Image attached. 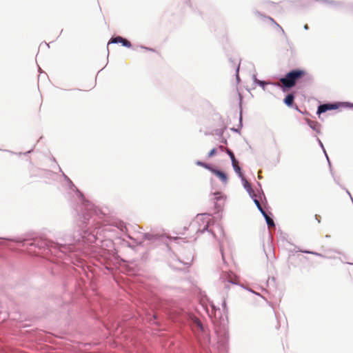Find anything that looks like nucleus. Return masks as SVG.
<instances>
[{"instance_id":"1","label":"nucleus","mask_w":353,"mask_h":353,"mask_svg":"<svg viewBox=\"0 0 353 353\" xmlns=\"http://www.w3.org/2000/svg\"><path fill=\"white\" fill-rule=\"evenodd\" d=\"M110 231V227L97 223L94 228L86 230H78L72 235L65 234L59 237L57 242L49 241L42 238H34L32 240L23 239L17 241L22 243L23 246H27L30 252L36 255L48 254L64 259L68 253L74 252L80 249L79 245L82 243L92 246L99 245L102 243V236H105V233Z\"/></svg>"},{"instance_id":"2","label":"nucleus","mask_w":353,"mask_h":353,"mask_svg":"<svg viewBox=\"0 0 353 353\" xmlns=\"http://www.w3.org/2000/svg\"><path fill=\"white\" fill-rule=\"evenodd\" d=\"M212 218L210 214H202L197 215L196 219L191 223L190 228L196 230V234H203L206 232L210 236L216 238V233L219 232L223 235V229L219 225L211 223Z\"/></svg>"},{"instance_id":"3","label":"nucleus","mask_w":353,"mask_h":353,"mask_svg":"<svg viewBox=\"0 0 353 353\" xmlns=\"http://www.w3.org/2000/svg\"><path fill=\"white\" fill-rule=\"evenodd\" d=\"M68 183L70 188L75 192L77 197L81 201V205L76 209V211L83 219L84 223L85 221H89V219L92 218L93 215H98L99 213L101 212L99 209L95 207L92 203H91L85 198L83 194L78 190V188L74 185V184L70 179H68Z\"/></svg>"},{"instance_id":"4","label":"nucleus","mask_w":353,"mask_h":353,"mask_svg":"<svg viewBox=\"0 0 353 353\" xmlns=\"http://www.w3.org/2000/svg\"><path fill=\"white\" fill-rule=\"evenodd\" d=\"M68 183L70 188L75 192L77 197L81 201V205L76 209V211L83 219L84 223L85 221H89V219L92 218L93 215H98L99 213L101 212L99 209L95 207L92 203H91L85 198L83 194L78 190V188L74 185V184L70 179H68Z\"/></svg>"},{"instance_id":"5","label":"nucleus","mask_w":353,"mask_h":353,"mask_svg":"<svg viewBox=\"0 0 353 353\" xmlns=\"http://www.w3.org/2000/svg\"><path fill=\"white\" fill-rule=\"evenodd\" d=\"M305 70L302 69H293L288 72L284 77L280 79L281 85L278 83H272L274 85L281 87L283 91L285 92L293 88L297 81L305 74Z\"/></svg>"},{"instance_id":"6","label":"nucleus","mask_w":353,"mask_h":353,"mask_svg":"<svg viewBox=\"0 0 353 353\" xmlns=\"http://www.w3.org/2000/svg\"><path fill=\"white\" fill-rule=\"evenodd\" d=\"M210 353H228V332L225 330L221 336L218 335L216 347H212Z\"/></svg>"},{"instance_id":"7","label":"nucleus","mask_w":353,"mask_h":353,"mask_svg":"<svg viewBox=\"0 0 353 353\" xmlns=\"http://www.w3.org/2000/svg\"><path fill=\"white\" fill-rule=\"evenodd\" d=\"M219 283L223 285L224 288L228 289L230 285H237L236 276L230 270H222L219 277Z\"/></svg>"},{"instance_id":"8","label":"nucleus","mask_w":353,"mask_h":353,"mask_svg":"<svg viewBox=\"0 0 353 353\" xmlns=\"http://www.w3.org/2000/svg\"><path fill=\"white\" fill-rule=\"evenodd\" d=\"M346 103H351L350 102H336V103H326L321 104L318 106L316 114L320 115L322 113H325L328 110H334L338 109L339 107H348Z\"/></svg>"},{"instance_id":"9","label":"nucleus","mask_w":353,"mask_h":353,"mask_svg":"<svg viewBox=\"0 0 353 353\" xmlns=\"http://www.w3.org/2000/svg\"><path fill=\"white\" fill-rule=\"evenodd\" d=\"M111 43H121V45L126 48H130L132 46L131 43L120 36L112 37L108 43V46Z\"/></svg>"},{"instance_id":"10","label":"nucleus","mask_w":353,"mask_h":353,"mask_svg":"<svg viewBox=\"0 0 353 353\" xmlns=\"http://www.w3.org/2000/svg\"><path fill=\"white\" fill-rule=\"evenodd\" d=\"M259 211L261 213V214L264 217L268 228H274L275 227L274 221L273 219L270 216L272 215V213L270 212V214H268L265 212V210L263 209V207L261 208H260L259 210Z\"/></svg>"},{"instance_id":"11","label":"nucleus","mask_w":353,"mask_h":353,"mask_svg":"<svg viewBox=\"0 0 353 353\" xmlns=\"http://www.w3.org/2000/svg\"><path fill=\"white\" fill-rule=\"evenodd\" d=\"M239 109H240V112H239V128H231V130L234 132H237V133H239L240 132V130L243 127V123H242V121H243V119H242V97L241 95L239 94Z\"/></svg>"},{"instance_id":"12","label":"nucleus","mask_w":353,"mask_h":353,"mask_svg":"<svg viewBox=\"0 0 353 353\" xmlns=\"http://www.w3.org/2000/svg\"><path fill=\"white\" fill-rule=\"evenodd\" d=\"M306 123L312 130L318 134L321 133V124L319 122L307 119Z\"/></svg>"},{"instance_id":"13","label":"nucleus","mask_w":353,"mask_h":353,"mask_svg":"<svg viewBox=\"0 0 353 353\" xmlns=\"http://www.w3.org/2000/svg\"><path fill=\"white\" fill-rule=\"evenodd\" d=\"M163 238V236L159 234H154L150 233H144L143 239L148 240L152 242H155L157 241H160Z\"/></svg>"},{"instance_id":"14","label":"nucleus","mask_w":353,"mask_h":353,"mask_svg":"<svg viewBox=\"0 0 353 353\" xmlns=\"http://www.w3.org/2000/svg\"><path fill=\"white\" fill-rule=\"evenodd\" d=\"M294 94L293 93L288 94L283 99V103L288 107H292L294 103Z\"/></svg>"},{"instance_id":"15","label":"nucleus","mask_w":353,"mask_h":353,"mask_svg":"<svg viewBox=\"0 0 353 353\" xmlns=\"http://www.w3.org/2000/svg\"><path fill=\"white\" fill-rule=\"evenodd\" d=\"M230 61L232 63V66L235 68L236 70V79L237 82L240 81L239 75V67H240V61L239 60H232V59H230Z\"/></svg>"},{"instance_id":"16","label":"nucleus","mask_w":353,"mask_h":353,"mask_svg":"<svg viewBox=\"0 0 353 353\" xmlns=\"http://www.w3.org/2000/svg\"><path fill=\"white\" fill-rule=\"evenodd\" d=\"M214 174L219 177L220 179V180L224 183H228V176L226 174V173H225L224 172L217 169V170H214Z\"/></svg>"},{"instance_id":"17","label":"nucleus","mask_w":353,"mask_h":353,"mask_svg":"<svg viewBox=\"0 0 353 353\" xmlns=\"http://www.w3.org/2000/svg\"><path fill=\"white\" fill-rule=\"evenodd\" d=\"M252 79H253L254 83L255 84L259 85L260 87H261L263 90L265 89V85L270 83V82H266L265 81L259 80L256 78V75H253Z\"/></svg>"},{"instance_id":"18","label":"nucleus","mask_w":353,"mask_h":353,"mask_svg":"<svg viewBox=\"0 0 353 353\" xmlns=\"http://www.w3.org/2000/svg\"><path fill=\"white\" fill-rule=\"evenodd\" d=\"M223 198H225V196L221 192H216L213 193L211 200L214 203V201H221Z\"/></svg>"},{"instance_id":"19","label":"nucleus","mask_w":353,"mask_h":353,"mask_svg":"<svg viewBox=\"0 0 353 353\" xmlns=\"http://www.w3.org/2000/svg\"><path fill=\"white\" fill-rule=\"evenodd\" d=\"M232 168H233L234 172H236V174L239 176V178H240L241 180L243 179V178H245L244 176H243V174L242 172L241 168L239 165V164L234 165V166Z\"/></svg>"},{"instance_id":"20","label":"nucleus","mask_w":353,"mask_h":353,"mask_svg":"<svg viewBox=\"0 0 353 353\" xmlns=\"http://www.w3.org/2000/svg\"><path fill=\"white\" fill-rule=\"evenodd\" d=\"M225 201V197L222 199L221 201H214V207L218 211L221 210L223 208V207L224 205Z\"/></svg>"},{"instance_id":"21","label":"nucleus","mask_w":353,"mask_h":353,"mask_svg":"<svg viewBox=\"0 0 353 353\" xmlns=\"http://www.w3.org/2000/svg\"><path fill=\"white\" fill-rule=\"evenodd\" d=\"M190 319H192V322L201 330H203V327L201 322V321L196 318V316H190Z\"/></svg>"},{"instance_id":"22","label":"nucleus","mask_w":353,"mask_h":353,"mask_svg":"<svg viewBox=\"0 0 353 353\" xmlns=\"http://www.w3.org/2000/svg\"><path fill=\"white\" fill-rule=\"evenodd\" d=\"M242 183H243V185L244 187V188L245 189V190L247 191V192L250 190L251 191V189L252 188V186L250 185V183L247 181V179L245 178H243V179L241 180Z\"/></svg>"},{"instance_id":"23","label":"nucleus","mask_w":353,"mask_h":353,"mask_svg":"<svg viewBox=\"0 0 353 353\" xmlns=\"http://www.w3.org/2000/svg\"><path fill=\"white\" fill-rule=\"evenodd\" d=\"M316 141H317L318 143L319 144L320 147L322 148V150H323V152H324V154H325V157H326V159H327V162H328V163H329V165L330 166V165H331V163H330V161L329 157H328V156H327V153H326V151H325V148H324V146H323V143L321 142V140L319 139V138H318V137H316Z\"/></svg>"},{"instance_id":"24","label":"nucleus","mask_w":353,"mask_h":353,"mask_svg":"<svg viewBox=\"0 0 353 353\" xmlns=\"http://www.w3.org/2000/svg\"><path fill=\"white\" fill-rule=\"evenodd\" d=\"M299 251L301 252H303V253L310 254H313V255H315V256H320V257H322V258H325V257L322 254L316 252L309 251V250H299Z\"/></svg>"},{"instance_id":"25","label":"nucleus","mask_w":353,"mask_h":353,"mask_svg":"<svg viewBox=\"0 0 353 353\" xmlns=\"http://www.w3.org/2000/svg\"><path fill=\"white\" fill-rule=\"evenodd\" d=\"M253 202L256 205L258 210L262 208V205L259 201V200L257 199V196L252 199Z\"/></svg>"},{"instance_id":"26","label":"nucleus","mask_w":353,"mask_h":353,"mask_svg":"<svg viewBox=\"0 0 353 353\" xmlns=\"http://www.w3.org/2000/svg\"><path fill=\"white\" fill-rule=\"evenodd\" d=\"M219 249H220V252H221V256H222L223 261V263L225 264V260L224 254H223V245H222V243L220 241H219Z\"/></svg>"},{"instance_id":"27","label":"nucleus","mask_w":353,"mask_h":353,"mask_svg":"<svg viewBox=\"0 0 353 353\" xmlns=\"http://www.w3.org/2000/svg\"><path fill=\"white\" fill-rule=\"evenodd\" d=\"M196 164L197 165L201 166V167H203V168H206V167H207V166H208V163H206L203 162V161H197L196 162Z\"/></svg>"},{"instance_id":"28","label":"nucleus","mask_w":353,"mask_h":353,"mask_svg":"<svg viewBox=\"0 0 353 353\" xmlns=\"http://www.w3.org/2000/svg\"><path fill=\"white\" fill-rule=\"evenodd\" d=\"M207 170H210L211 172H212L214 174V170H217V168H214L212 165L208 164L206 167Z\"/></svg>"},{"instance_id":"29","label":"nucleus","mask_w":353,"mask_h":353,"mask_svg":"<svg viewBox=\"0 0 353 353\" xmlns=\"http://www.w3.org/2000/svg\"><path fill=\"white\" fill-rule=\"evenodd\" d=\"M268 19L271 21L272 23H274L281 30V31L283 33H284V30H283V28L277 23H276L275 21L272 17H268Z\"/></svg>"},{"instance_id":"30","label":"nucleus","mask_w":353,"mask_h":353,"mask_svg":"<svg viewBox=\"0 0 353 353\" xmlns=\"http://www.w3.org/2000/svg\"><path fill=\"white\" fill-rule=\"evenodd\" d=\"M216 152V149L215 148H212V149L209 152V153H208V157H212V156L215 155Z\"/></svg>"},{"instance_id":"31","label":"nucleus","mask_w":353,"mask_h":353,"mask_svg":"<svg viewBox=\"0 0 353 353\" xmlns=\"http://www.w3.org/2000/svg\"><path fill=\"white\" fill-rule=\"evenodd\" d=\"M230 160H231V162H232V167L234 166V165H237L238 164V162H237L234 155V157L232 156V157H230Z\"/></svg>"},{"instance_id":"32","label":"nucleus","mask_w":353,"mask_h":353,"mask_svg":"<svg viewBox=\"0 0 353 353\" xmlns=\"http://www.w3.org/2000/svg\"><path fill=\"white\" fill-rule=\"evenodd\" d=\"M230 160H231V162H232V167L234 166V165H237L238 164V162H237L234 155V157L232 156V157H230Z\"/></svg>"},{"instance_id":"33","label":"nucleus","mask_w":353,"mask_h":353,"mask_svg":"<svg viewBox=\"0 0 353 353\" xmlns=\"http://www.w3.org/2000/svg\"><path fill=\"white\" fill-rule=\"evenodd\" d=\"M230 160H231V162H232V167L234 166V165H237L238 164V162H237L234 155V157L232 156V157H230Z\"/></svg>"},{"instance_id":"34","label":"nucleus","mask_w":353,"mask_h":353,"mask_svg":"<svg viewBox=\"0 0 353 353\" xmlns=\"http://www.w3.org/2000/svg\"><path fill=\"white\" fill-rule=\"evenodd\" d=\"M248 193L249 196L251 197V199H252L253 198H254V197H256V194L254 193V192L253 189H251V191H250V190H249V191L248 192Z\"/></svg>"},{"instance_id":"35","label":"nucleus","mask_w":353,"mask_h":353,"mask_svg":"<svg viewBox=\"0 0 353 353\" xmlns=\"http://www.w3.org/2000/svg\"><path fill=\"white\" fill-rule=\"evenodd\" d=\"M225 152L230 158L232 157V156L234 157V152L229 148H226Z\"/></svg>"},{"instance_id":"36","label":"nucleus","mask_w":353,"mask_h":353,"mask_svg":"<svg viewBox=\"0 0 353 353\" xmlns=\"http://www.w3.org/2000/svg\"><path fill=\"white\" fill-rule=\"evenodd\" d=\"M192 259H193V257H192V256H191V257L189 259V261H180V262H181V263H183L184 265H190V263H191V262H192Z\"/></svg>"},{"instance_id":"37","label":"nucleus","mask_w":353,"mask_h":353,"mask_svg":"<svg viewBox=\"0 0 353 353\" xmlns=\"http://www.w3.org/2000/svg\"><path fill=\"white\" fill-rule=\"evenodd\" d=\"M223 129H221V130H219L216 131V134L219 135L220 137H223Z\"/></svg>"},{"instance_id":"38","label":"nucleus","mask_w":353,"mask_h":353,"mask_svg":"<svg viewBox=\"0 0 353 353\" xmlns=\"http://www.w3.org/2000/svg\"><path fill=\"white\" fill-rule=\"evenodd\" d=\"M142 48L146 50H148V51H152V52H154V50L152 49V48H148V47H144V46H141Z\"/></svg>"},{"instance_id":"39","label":"nucleus","mask_w":353,"mask_h":353,"mask_svg":"<svg viewBox=\"0 0 353 353\" xmlns=\"http://www.w3.org/2000/svg\"><path fill=\"white\" fill-rule=\"evenodd\" d=\"M222 306H223V310H227L226 302H225V300L223 301Z\"/></svg>"},{"instance_id":"40","label":"nucleus","mask_w":353,"mask_h":353,"mask_svg":"<svg viewBox=\"0 0 353 353\" xmlns=\"http://www.w3.org/2000/svg\"><path fill=\"white\" fill-rule=\"evenodd\" d=\"M221 138V142L223 143L227 144V140L223 137Z\"/></svg>"},{"instance_id":"41","label":"nucleus","mask_w":353,"mask_h":353,"mask_svg":"<svg viewBox=\"0 0 353 353\" xmlns=\"http://www.w3.org/2000/svg\"><path fill=\"white\" fill-rule=\"evenodd\" d=\"M219 149H220V150H221V151H224V150H225V149H226V148H224L223 145H221L219 146Z\"/></svg>"},{"instance_id":"42","label":"nucleus","mask_w":353,"mask_h":353,"mask_svg":"<svg viewBox=\"0 0 353 353\" xmlns=\"http://www.w3.org/2000/svg\"><path fill=\"white\" fill-rule=\"evenodd\" d=\"M345 191H346L347 194L350 196V199H352V202H353V199H352V196H351V194H350V192H349L347 190H345Z\"/></svg>"},{"instance_id":"43","label":"nucleus","mask_w":353,"mask_h":353,"mask_svg":"<svg viewBox=\"0 0 353 353\" xmlns=\"http://www.w3.org/2000/svg\"><path fill=\"white\" fill-rule=\"evenodd\" d=\"M63 176L65 180L68 182V179H69L68 176L67 175H65L64 173H63Z\"/></svg>"},{"instance_id":"44","label":"nucleus","mask_w":353,"mask_h":353,"mask_svg":"<svg viewBox=\"0 0 353 353\" xmlns=\"http://www.w3.org/2000/svg\"><path fill=\"white\" fill-rule=\"evenodd\" d=\"M249 290L250 292H252V293L255 294L256 295L260 296V294H259V293L255 292H254L252 290Z\"/></svg>"},{"instance_id":"45","label":"nucleus","mask_w":353,"mask_h":353,"mask_svg":"<svg viewBox=\"0 0 353 353\" xmlns=\"http://www.w3.org/2000/svg\"><path fill=\"white\" fill-rule=\"evenodd\" d=\"M348 105V108H353V103H347Z\"/></svg>"},{"instance_id":"46","label":"nucleus","mask_w":353,"mask_h":353,"mask_svg":"<svg viewBox=\"0 0 353 353\" xmlns=\"http://www.w3.org/2000/svg\"><path fill=\"white\" fill-rule=\"evenodd\" d=\"M296 110H298V111H299L301 113H302V114H307V112H305V113L302 112L301 111H300V110H299V108H298L297 107L296 108Z\"/></svg>"},{"instance_id":"47","label":"nucleus","mask_w":353,"mask_h":353,"mask_svg":"<svg viewBox=\"0 0 353 353\" xmlns=\"http://www.w3.org/2000/svg\"><path fill=\"white\" fill-rule=\"evenodd\" d=\"M304 29L305 30H307L308 29V26L307 25H305L304 26Z\"/></svg>"},{"instance_id":"48","label":"nucleus","mask_w":353,"mask_h":353,"mask_svg":"<svg viewBox=\"0 0 353 353\" xmlns=\"http://www.w3.org/2000/svg\"><path fill=\"white\" fill-rule=\"evenodd\" d=\"M31 151H32V150H29V151H28L27 152L24 153V154H27V153H30V152H31Z\"/></svg>"},{"instance_id":"49","label":"nucleus","mask_w":353,"mask_h":353,"mask_svg":"<svg viewBox=\"0 0 353 353\" xmlns=\"http://www.w3.org/2000/svg\"><path fill=\"white\" fill-rule=\"evenodd\" d=\"M347 264H350V265H353V263H347Z\"/></svg>"}]
</instances>
